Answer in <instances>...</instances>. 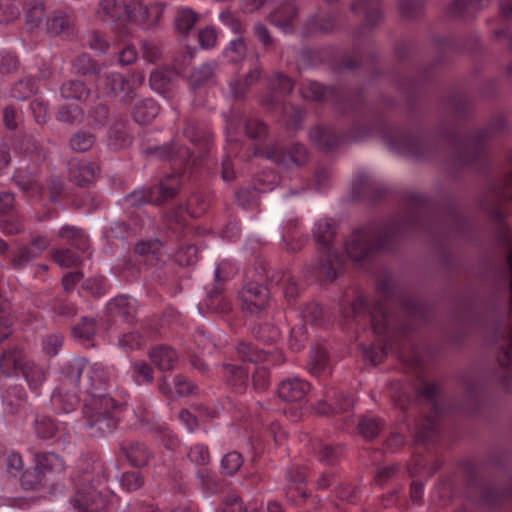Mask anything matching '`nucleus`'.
<instances>
[{"label":"nucleus","mask_w":512,"mask_h":512,"mask_svg":"<svg viewBox=\"0 0 512 512\" xmlns=\"http://www.w3.org/2000/svg\"><path fill=\"white\" fill-rule=\"evenodd\" d=\"M283 113L284 122L288 130L296 131L301 129L306 114L304 109L290 106L285 107Z\"/></svg>","instance_id":"nucleus-61"},{"label":"nucleus","mask_w":512,"mask_h":512,"mask_svg":"<svg viewBox=\"0 0 512 512\" xmlns=\"http://www.w3.org/2000/svg\"><path fill=\"white\" fill-rule=\"evenodd\" d=\"M238 294L242 309L251 314L260 313L269 304L268 288L257 281H245Z\"/></svg>","instance_id":"nucleus-19"},{"label":"nucleus","mask_w":512,"mask_h":512,"mask_svg":"<svg viewBox=\"0 0 512 512\" xmlns=\"http://www.w3.org/2000/svg\"><path fill=\"white\" fill-rule=\"evenodd\" d=\"M50 244L47 236H37L27 245H21L11 255L13 267L23 268L28 262L38 257Z\"/></svg>","instance_id":"nucleus-29"},{"label":"nucleus","mask_w":512,"mask_h":512,"mask_svg":"<svg viewBox=\"0 0 512 512\" xmlns=\"http://www.w3.org/2000/svg\"><path fill=\"white\" fill-rule=\"evenodd\" d=\"M149 358L158 369L171 370L178 360L176 351L167 345H157L149 351Z\"/></svg>","instance_id":"nucleus-40"},{"label":"nucleus","mask_w":512,"mask_h":512,"mask_svg":"<svg viewBox=\"0 0 512 512\" xmlns=\"http://www.w3.org/2000/svg\"><path fill=\"white\" fill-rule=\"evenodd\" d=\"M100 172L95 162L71 159L68 162V179L77 186L87 187L96 179Z\"/></svg>","instance_id":"nucleus-28"},{"label":"nucleus","mask_w":512,"mask_h":512,"mask_svg":"<svg viewBox=\"0 0 512 512\" xmlns=\"http://www.w3.org/2000/svg\"><path fill=\"white\" fill-rule=\"evenodd\" d=\"M354 406V397L339 390L336 387H328L324 392V399L316 406L317 413L321 415H332L348 413Z\"/></svg>","instance_id":"nucleus-20"},{"label":"nucleus","mask_w":512,"mask_h":512,"mask_svg":"<svg viewBox=\"0 0 512 512\" xmlns=\"http://www.w3.org/2000/svg\"><path fill=\"white\" fill-rule=\"evenodd\" d=\"M136 313V301L126 295L111 299L106 307V321L109 326L118 322H130Z\"/></svg>","instance_id":"nucleus-24"},{"label":"nucleus","mask_w":512,"mask_h":512,"mask_svg":"<svg viewBox=\"0 0 512 512\" xmlns=\"http://www.w3.org/2000/svg\"><path fill=\"white\" fill-rule=\"evenodd\" d=\"M308 477V467L305 465L294 464L287 471L285 486V495L288 501L295 506H301L311 500L313 503H319L317 497H312L306 487Z\"/></svg>","instance_id":"nucleus-17"},{"label":"nucleus","mask_w":512,"mask_h":512,"mask_svg":"<svg viewBox=\"0 0 512 512\" xmlns=\"http://www.w3.org/2000/svg\"><path fill=\"white\" fill-rule=\"evenodd\" d=\"M132 143V137L128 131V121L115 122L109 130L108 146L113 150L128 148Z\"/></svg>","instance_id":"nucleus-41"},{"label":"nucleus","mask_w":512,"mask_h":512,"mask_svg":"<svg viewBox=\"0 0 512 512\" xmlns=\"http://www.w3.org/2000/svg\"><path fill=\"white\" fill-rule=\"evenodd\" d=\"M418 398L427 400L434 409H437L440 387L436 382L422 381L415 389Z\"/></svg>","instance_id":"nucleus-57"},{"label":"nucleus","mask_w":512,"mask_h":512,"mask_svg":"<svg viewBox=\"0 0 512 512\" xmlns=\"http://www.w3.org/2000/svg\"><path fill=\"white\" fill-rule=\"evenodd\" d=\"M378 299L359 295L344 311L346 318L356 319L362 315L369 318L375 334L382 341L363 348V356L373 365L381 363L388 353H398L399 349L391 335L398 326V314L409 321L423 320L426 315L424 305L407 290L400 287L390 276L377 283Z\"/></svg>","instance_id":"nucleus-4"},{"label":"nucleus","mask_w":512,"mask_h":512,"mask_svg":"<svg viewBox=\"0 0 512 512\" xmlns=\"http://www.w3.org/2000/svg\"><path fill=\"white\" fill-rule=\"evenodd\" d=\"M431 508L437 511L445 512L448 507V486L444 480H440L431 491Z\"/></svg>","instance_id":"nucleus-56"},{"label":"nucleus","mask_w":512,"mask_h":512,"mask_svg":"<svg viewBox=\"0 0 512 512\" xmlns=\"http://www.w3.org/2000/svg\"><path fill=\"white\" fill-rule=\"evenodd\" d=\"M386 189L373 176L367 172L358 173L352 184V197L354 200H367L372 203L381 201Z\"/></svg>","instance_id":"nucleus-21"},{"label":"nucleus","mask_w":512,"mask_h":512,"mask_svg":"<svg viewBox=\"0 0 512 512\" xmlns=\"http://www.w3.org/2000/svg\"><path fill=\"white\" fill-rule=\"evenodd\" d=\"M162 243L157 240H146L139 241L135 245L134 256L143 258V261L140 259H132L130 258L125 266L128 269H132V275L135 276L136 273H139L142 269V266H152L156 262L160 260L161 256Z\"/></svg>","instance_id":"nucleus-22"},{"label":"nucleus","mask_w":512,"mask_h":512,"mask_svg":"<svg viewBox=\"0 0 512 512\" xmlns=\"http://www.w3.org/2000/svg\"><path fill=\"white\" fill-rule=\"evenodd\" d=\"M219 512H247V509L240 494L237 491H231L224 497Z\"/></svg>","instance_id":"nucleus-64"},{"label":"nucleus","mask_w":512,"mask_h":512,"mask_svg":"<svg viewBox=\"0 0 512 512\" xmlns=\"http://www.w3.org/2000/svg\"><path fill=\"white\" fill-rule=\"evenodd\" d=\"M3 410L15 415L26 403V392L21 385H10L1 394Z\"/></svg>","instance_id":"nucleus-36"},{"label":"nucleus","mask_w":512,"mask_h":512,"mask_svg":"<svg viewBox=\"0 0 512 512\" xmlns=\"http://www.w3.org/2000/svg\"><path fill=\"white\" fill-rule=\"evenodd\" d=\"M352 10L365 17L369 26L376 25L383 17L381 11V0H355Z\"/></svg>","instance_id":"nucleus-39"},{"label":"nucleus","mask_w":512,"mask_h":512,"mask_svg":"<svg viewBox=\"0 0 512 512\" xmlns=\"http://www.w3.org/2000/svg\"><path fill=\"white\" fill-rule=\"evenodd\" d=\"M83 109L78 104H65L58 113L57 120L67 124H74L83 119Z\"/></svg>","instance_id":"nucleus-62"},{"label":"nucleus","mask_w":512,"mask_h":512,"mask_svg":"<svg viewBox=\"0 0 512 512\" xmlns=\"http://www.w3.org/2000/svg\"><path fill=\"white\" fill-rule=\"evenodd\" d=\"M14 148L19 153H23L32 162V167L29 168L28 164L18 167L13 175V180L16 185L30 198L43 199L46 195V190L38 182L36 174L37 167L41 164L46 153L43 146L32 136L23 133L19 136L14 144ZM47 195L51 202L56 203L59 201L63 191L64 182L59 177H51L47 183Z\"/></svg>","instance_id":"nucleus-8"},{"label":"nucleus","mask_w":512,"mask_h":512,"mask_svg":"<svg viewBox=\"0 0 512 512\" xmlns=\"http://www.w3.org/2000/svg\"><path fill=\"white\" fill-rule=\"evenodd\" d=\"M311 385L305 379L294 376L282 380L278 386V396L287 402H302L306 399Z\"/></svg>","instance_id":"nucleus-30"},{"label":"nucleus","mask_w":512,"mask_h":512,"mask_svg":"<svg viewBox=\"0 0 512 512\" xmlns=\"http://www.w3.org/2000/svg\"><path fill=\"white\" fill-rule=\"evenodd\" d=\"M25 362L23 350L19 347L0 351V373L5 376L18 375Z\"/></svg>","instance_id":"nucleus-35"},{"label":"nucleus","mask_w":512,"mask_h":512,"mask_svg":"<svg viewBox=\"0 0 512 512\" xmlns=\"http://www.w3.org/2000/svg\"><path fill=\"white\" fill-rule=\"evenodd\" d=\"M413 208L387 218H373L355 228L344 241L345 254L336 246L338 224L332 218L315 223L313 236L319 245L320 257L307 273L317 281L332 282L344 270L346 256L364 266L376 256L397 251L402 241L414 234L433 233L432 221L424 215L419 197H414Z\"/></svg>","instance_id":"nucleus-2"},{"label":"nucleus","mask_w":512,"mask_h":512,"mask_svg":"<svg viewBox=\"0 0 512 512\" xmlns=\"http://www.w3.org/2000/svg\"><path fill=\"white\" fill-rule=\"evenodd\" d=\"M226 383L237 393L246 389L249 369L242 365L225 364L222 369Z\"/></svg>","instance_id":"nucleus-37"},{"label":"nucleus","mask_w":512,"mask_h":512,"mask_svg":"<svg viewBox=\"0 0 512 512\" xmlns=\"http://www.w3.org/2000/svg\"><path fill=\"white\" fill-rule=\"evenodd\" d=\"M73 72L83 76H96V87L99 92L103 93L104 88V73L101 74L99 64L92 59L89 54L83 53L72 61Z\"/></svg>","instance_id":"nucleus-34"},{"label":"nucleus","mask_w":512,"mask_h":512,"mask_svg":"<svg viewBox=\"0 0 512 512\" xmlns=\"http://www.w3.org/2000/svg\"><path fill=\"white\" fill-rule=\"evenodd\" d=\"M13 319L10 303L0 295V341L11 335Z\"/></svg>","instance_id":"nucleus-58"},{"label":"nucleus","mask_w":512,"mask_h":512,"mask_svg":"<svg viewBox=\"0 0 512 512\" xmlns=\"http://www.w3.org/2000/svg\"><path fill=\"white\" fill-rule=\"evenodd\" d=\"M104 462L99 458H86L80 470L72 477L75 493L71 499L77 512H104L115 499L106 487L109 477Z\"/></svg>","instance_id":"nucleus-7"},{"label":"nucleus","mask_w":512,"mask_h":512,"mask_svg":"<svg viewBox=\"0 0 512 512\" xmlns=\"http://www.w3.org/2000/svg\"><path fill=\"white\" fill-rule=\"evenodd\" d=\"M160 107L152 98L139 100L135 103L132 117L138 124H148L159 114Z\"/></svg>","instance_id":"nucleus-42"},{"label":"nucleus","mask_w":512,"mask_h":512,"mask_svg":"<svg viewBox=\"0 0 512 512\" xmlns=\"http://www.w3.org/2000/svg\"><path fill=\"white\" fill-rule=\"evenodd\" d=\"M156 331L151 330L145 334H141L138 331H132L125 333L119 339V346L125 352L141 349L149 338L154 337Z\"/></svg>","instance_id":"nucleus-49"},{"label":"nucleus","mask_w":512,"mask_h":512,"mask_svg":"<svg viewBox=\"0 0 512 512\" xmlns=\"http://www.w3.org/2000/svg\"><path fill=\"white\" fill-rule=\"evenodd\" d=\"M200 234V229L188 223L183 216H175L168 222V237L177 244L175 260L178 264L188 266L198 260V248L193 238Z\"/></svg>","instance_id":"nucleus-12"},{"label":"nucleus","mask_w":512,"mask_h":512,"mask_svg":"<svg viewBox=\"0 0 512 512\" xmlns=\"http://www.w3.org/2000/svg\"><path fill=\"white\" fill-rule=\"evenodd\" d=\"M329 367V356L326 350L316 346L311 349L309 371L314 376H319L327 371Z\"/></svg>","instance_id":"nucleus-51"},{"label":"nucleus","mask_w":512,"mask_h":512,"mask_svg":"<svg viewBox=\"0 0 512 512\" xmlns=\"http://www.w3.org/2000/svg\"><path fill=\"white\" fill-rule=\"evenodd\" d=\"M237 353L243 362L260 365L253 373L252 381L254 388L259 391L269 386L268 370L272 366L284 362L281 351L277 349H261L251 342L241 341L237 346Z\"/></svg>","instance_id":"nucleus-11"},{"label":"nucleus","mask_w":512,"mask_h":512,"mask_svg":"<svg viewBox=\"0 0 512 512\" xmlns=\"http://www.w3.org/2000/svg\"><path fill=\"white\" fill-rule=\"evenodd\" d=\"M134 413L142 425L147 426L151 432L155 433L156 437L161 441L166 449L173 451L178 447L179 441L175 435H173L166 426L152 422L153 417L146 408L137 406L134 408Z\"/></svg>","instance_id":"nucleus-26"},{"label":"nucleus","mask_w":512,"mask_h":512,"mask_svg":"<svg viewBox=\"0 0 512 512\" xmlns=\"http://www.w3.org/2000/svg\"><path fill=\"white\" fill-rule=\"evenodd\" d=\"M130 375L137 385H149L154 380V369L145 361H134L130 367Z\"/></svg>","instance_id":"nucleus-50"},{"label":"nucleus","mask_w":512,"mask_h":512,"mask_svg":"<svg viewBox=\"0 0 512 512\" xmlns=\"http://www.w3.org/2000/svg\"><path fill=\"white\" fill-rule=\"evenodd\" d=\"M230 264L221 262L215 269V283L213 287L207 291V296L199 304V311L202 313L204 309L210 313L226 315L232 310V301L224 291V282L229 279L228 270Z\"/></svg>","instance_id":"nucleus-14"},{"label":"nucleus","mask_w":512,"mask_h":512,"mask_svg":"<svg viewBox=\"0 0 512 512\" xmlns=\"http://www.w3.org/2000/svg\"><path fill=\"white\" fill-rule=\"evenodd\" d=\"M318 460L327 466L335 465L341 456V449L338 446H331L329 444L317 441L313 447Z\"/></svg>","instance_id":"nucleus-52"},{"label":"nucleus","mask_w":512,"mask_h":512,"mask_svg":"<svg viewBox=\"0 0 512 512\" xmlns=\"http://www.w3.org/2000/svg\"><path fill=\"white\" fill-rule=\"evenodd\" d=\"M144 82V75L141 72H133L129 78L121 73L104 72L103 94L108 96H120L121 101L129 103L136 96L135 89Z\"/></svg>","instance_id":"nucleus-16"},{"label":"nucleus","mask_w":512,"mask_h":512,"mask_svg":"<svg viewBox=\"0 0 512 512\" xmlns=\"http://www.w3.org/2000/svg\"><path fill=\"white\" fill-rule=\"evenodd\" d=\"M34 432L37 438L52 440L59 449L65 450L71 444V433L65 423L56 422L46 415L35 414Z\"/></svg>","instance_id":"nucleus-18"},{"label":"nucleus","mask_w":512,"mask_h":512,"mask_svg":"<svg viewBox=\"0 0 512 512\" xmlns=\"http://www.w3.org/2000/svg\"><path fill=\"white\" fill-rule=\"evenodd\" d=\"M442 463L443 462L438 458L431 461L424 455L414 454L412 460L407 466V469L412 476L421 474L425 471H427L428 474H434L440 469Z\"/></svg>","instance_id":"nucleus-47"},{"label":"nucleus","mask_w":512,"mask_h":512,"mask_svg":"<svg viewBox=\"0 0 512 512\" xmlns=\"http://www.w3.org/2000/svg\"><path fill=\"white\" fill-rule=\"evenodd\" d=\"M22 229V218L15 206L14 195L10 192L0 193V230L13 235L21 232Z\"/></svg>","instance_id":"nucleus-23"},{"label":"nucleus","mask_w":512,"mask_h":512,"mask_svg":"<svg viewBox=\"0 0 512 512\" xmlns=\"http://www.w3.org/2000/svg\"><path fill=\"white\" fill-rule=\"evenodd\" d=\"M300 91L305 99L335 105L346 118L347 127L341 132L326 124H318L310 129L311 141L323 151H331L371 136L380 137L391 151L409 158L436 160L446 151L445 134L423 136L391 122L385 113L368 106L362 89L326 86L309 80L302 83Z\"/></svg>","instance_id":"nucleus-1"},{"label":"nucleus","mask_w":512,"mask_h":512,"mask_svg":"<svg viewBox=\"0 0 512 512\" xmlns=\"http://www.w3.org/2000/svg\"><path fill=\"white\" fill-rule=\"evenodd\" d=\"M298 14V8L294 0H286L270 14L271 22L280 28H290Z\"/></svg>","instance_id":"nucleus-38"},{"label":"nucleus","mask_w":512,"mask_h":512,"mask_svg":"<svg viewBox=\"0 0 512 512\" xmlns=\"http://www.w3.org/2000/svg\"><path fill=\"white\" fill-rule=\"evenodd\" d=\"M301 317L307 324L321 326L326 322L327 313L319 304L311 302L301 309Z\"/></svg>","instance_id":"nucleus-54"},{"label":"nucleus","mask_w":512,"mask_h":512,"mask_svg":"<svg viewBox=\"0 0 512 512\" xmlns=\"http://www.w3.org/2000/svg\"><path fill=\"white\" fill-rule=\"evenodd\" d=\"M85 365L83 357H75L61 365L60 385L52 392L51 408L55 413L68 414L75 411L81 401L77 382Z\"/></svg>","instance_id":"nucleus-10"},{"label":"nucleus","mask_w":512,"mask_h":512,"mask_svg":"<svg viewBox=\"0 0 512 512\" xmlns=\"http://www.w3.org/2000/svg\"><path fill=\"white\" fill-rule=\"evenodd\" d=\"M197 477L200 480L201 487L207 494H215L221 489V484L217 476L207 468H201L197 471Z\"/></svg>","instance_id":"nucleus-63"},{"label":"nucleus","mask_w":512,"mask_h":512,"mask_svg":"<svg viewBox=\"0 0 512 512\" xmlns=\"http://www.w3.org/2000/svg\"><path fill=\"white\" fill-rule=\"evenodd\" d=\"M183 135L198 149L199 155L196 156L176 141L153 148L152 152L160 159L171 161L175 172L165 176L158 185L135 190L124 198L123 205L130 219L128 222H112L105 231L108 240L125 239L142 231L151 223L148 216L142 215V205L162 204L177 194L184 178H196L197 171L206 162L205 156L210 151L212 135L203 124L194 120L186 122Z\"/></svg>","instance_id":"nucleus-3"},{"label":"nucleus","mask_w":512,"mask_h":512,"mask_svg":"<svg viewBox=\"0 0 512 512\" xmlns=\"http://www.w3.org/2000/svg\"><path fill=\"white\" fill-rule=\"evenodd\" d=\"M212 199L213 196L208 190L196 191L187 200L186 212L192 218H197L208 210Z\"/></svg>","instance_id":"nucleus-46"},{"label":"nucleus","mask_w":512,"mask_h":512,"mask_svg":"<svg viewBox=\"0 0 512 512\" xmlns=\"http://www.w3.org/2000/svg\"><path fill=\"white\" fill-rule=\"evenodd\" d=\"M224 117L226 123L225 156L222 160V179L224 181L228 182L235 178L234 158L245 161L253 156H262L289 169L294 166H302L308 161V150L305 145L300 143L293 144L289 150H284L276 144L265 147L254 144L244 147L242 142L244 135L254 141L265 140L268 133L267 126L259 119L248 117L236 108H232Z\"/></svg>","instance_id":"nucleus-5"},{"label":"nucleus","mask_w":512,"mask_h":512,"mask_svg":"<svg viewBox=\"0 0 512 512\" xmlns=\"http://www.w3.org/2000/svg\"><path fill=\"white\" fill-rule=\"evenodd\" d=\"M20 372H22L31 392L39 396L40 389L46 381L44 369L33 362L26 361Z\"/></svg>","instance_id":"nucleus-45"},{"label":"nucleus","mask_w":512,"mask_h":512,"mask_svg":"<svg viewBox=\"0 0 512 512\" xmlns=\"http://www.w3.org/2000/svg\"><path fill=\"white\" fill-rule=\"evenodd\" d=\"M507 128L508 120L506 116L499 115L489 123L486 129L479 132L474 140L458 141L450 135V159L453 157L463 164L472 162L475 159L473 154L478 153V146L481 141L490 139Z\"/></svg>","instance_id":"nucleus-13"},{"label":"nucleus","mask_w":512,"mask_h":512,"mask_svg":"<svg viewBox=\"0 0 512 512\" xmlns=\"http://www.w3.org/2000/svg\"><path fill=\"white\" fill-rule=\"evenodd\" d=\"M35 471H25L20 478L21 485L26 490H34L42 485L48 474H61L65 470L63 459L55 453L36 455Z\"/></svg>","instance_id":"nucleus-15"},{"label":"nucleus","mask_w":512,"mask_h":512,"mask_svg":"<svg viewBox=\"0 0 512 512\" xmlns=\"http://www.w3.org/2000/svg\"><path fill=\"white\" fill-rule=\"evenodd\" d=\"M83 360L85 365L77 382V390L84 395L85 429L92 437H102L116 429L125 400L115 399L109 393L115 376L112 366Z\"/></svg>","instance_id":"nucleus-6"},{"label":"nucleus","mask_w":512,"mask_h":512,"mask_svg":"<svg viewBox=\"0 0 512 512\" xmlns=\"http://www.w3.org/2000/svg\"><path fill=\"white\" fill-rule=\"evenodd\" d=\"M270 95L264 99V105L270 109L282 106L281 98L290 94L294 88L293 80L279 72L273 74L266 80Z\"/></svg>","instance_id":"nucleus-25"},{"label":"nucleus","mask_w":512,"mask_h":512,"mask_svg":"<svg viewBox=\"0 0 512 512\" xmlns=\"http://www.w3.org/2000/svg\"><path fill=\"white\" fill-rule=\"evenodd\" d=\"M37 90L35 79L32 77H25L16 82L10 91V96L17 100H25L30 97Z\"/></svg>","instance_id":"nucleus-59"},{"label":"nucleus","mask_w":512,"mask_h":512,"mask_svg":"<svg viewBox=\"0 0 512 512\" xmlns=\"http://www.w3.org/2000/svg\"><path fill=\"white\" fill-rule=\"evenodd\" d=\"M119 456L125 457L129 464L136 468H143L150 464L154 458L150 448L141 441L121 442Z\"/></svg>","instance_id":"nucleus-27"},{"label":"nucleus","mask_w":512,"mask_h":512,"mask_svg":"<svg viewBox=\"0 0 512 512\" xmlns=\"http://www.w3.org/2000/svg\"><path fill=\"white\" fill-rule=\"evenodd\" d=\"M61 96L65 99L86 100L90 90L79 80H69L60 88Z\"/></svg>","instance_id":"nucleus-53"},{"label":"nucleus","mask_w":512,"mask_h":512,"mask_svg":"<svg viewBox=\"0 0 512 512\" xmlns=\"http://www.w3.org/2000/svg\"><path fill=\"white\" fill-rule=\"evenodd\" d=\"M20 12L23 10L25 23L31 31L44 28V19L47 18L46 3L44 0H20Z\"/></svg>","instance_id":"nucleus-33"},{"label":"nucleus","mask_w":512,"mask_h":512,"mask_svg":"<svg viewBox=\"0 0 512 512\" xmlns=\"http://www.w3.org/2000/svg\"><path fill=\"white\" fill-rule=\"evenodd\" d=\"M489 0H456L450 6V19L452 17L467 20L473 18L476 13L483 9L485 2Z\"/></svg>","instance_id":"nucleus-43"},{"label":"nucleus","mask_w":512,"mask_h":512,"mask_svg":"<svg viewBox=\"0 0 512 512\" xmlns=\"http://www.w3.org/2000/svg\"><path fill=\"white\" fill-rule=\"evenodd\" d=\"M384 427L383 420L375 417L365 416L359 420L358 432L366 439H374Z\"/></svg>","instance_id":"nucleus-55"},{"label":"nucleus","mask_w":512,"mask_h":512,"mask_svg":"<svg viewBox=\"0 0 512 512\" xmlns=\"http://www.w3.org/2000/svg\"><path fill=\"white\" fill-rule=\"evenodd\" d=\"M44 28L50 35L71 37L75 34L73 15L71 12L63 9L54 10L47 16Z\"/></svg>","instance_id":"nucleus-31"},{"label":"nucleus","mask_w":512,"mask_h":512,"mask_svg":"<svg viewBox=\"0 0 512 512\" xmlns=\"http://www.w3.org/2000/svg\"><path fill=\"white\" fill-rule=\"evenodd\" d=\"M199 15L190 8H181L176 17V27L180 33H188L197 23Z\"/></svg>","instance_id":"nucleus-60"},{"label":"nucleus","mask_w":512,"mask_h":512,"mask_svg":"<svg viewBox=\"0 0 512 512\" xmlns=\"http://www.w3.org/2000/svg\"><path fill=\"white\" fill-rule=\"evenodd\" d=\"M339 11L335 8L319 9L305 24L307 33H329L336 29Z\"/></svg>","instance_id":"nucleus-32"},{"label":"nucleus","mask_w":512,"mask_h":512,"mask_svg":"<svg viewBox=\"0 0 512 512\" xmlns=\"http://www.w3.org/2000/svg\"><path fill=\"white\" fill-rule=\"evenodd\" d=\"M262 76V70L259 67H255L250 70L248 75L244 79L234 80L230 83V91L235 99H243L247 93L248 88L256 81L260 80Z\"/></svg>","instance_id":"nucleus-48"},{"label":"nucleus","mask_w":512,"mask_h":512,"mask_svg":"<svg viewBox=\"0 0 512 512\" xmlns=\"http://www.w3.org/2000/svg\"><path fill=\"white\" fill-rule=\"evenodd\" d=\"M59 237L75 247L81 253H88L90 249L87 234L76 226L65 225L59 231Z\"/></svg>","instance_id":"nucleus-44"},{"label":"nucleus","mask_w":512,"mask_h":512,"mask_svg":"<svg viewBox=\"0 0 512 512\" xmlns=\"http://www.w3.org/2000/svg\"><path fill=\"white\" fill-rule=\"evenodd\" d=\"M161 11L155 5L145 6L139 0H99L97 15L113 24L123 36L131 34L129 24L148 28L157 23Z\"/></svg>","instance_id":"nucleus-9"}]
</instances>
